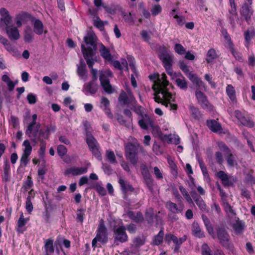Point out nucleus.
Wrapping results in <instances>:
<instances>
[{
  "label": "nucleus",
  "instance_id": "f257e3e1",
  "mask_svg": "<svg viewBox=\"0 0 255 255\" xmlns=\"http://www.w3.org/2000/svg\"><path fill=\"white\" fill-rule=\"evenodd\" d=\"M85 45L82 46L83 57L88 67H92L97 61L94 56L97 49L98 38L92 30H89L84 37Z\"/></svg>",
  "mask_w": 255,
  "mask_h": 255
},
{
  "label": "nucleus",
  "instance_id": "f03ea898",
  "mask_svg": "<svg viewBox=\"0 0 255 255\" xmlns=\"http://www.w3.org/2000/svg\"><path fill=\"white\" fill-rule=\"evenodd\" d=\"M158 57L162 61L166 72L170 75H172V65L174 56L170 53L164 46H161L158 50Z\"/></svg>",
  "mask_w": 255,
  "mask_h": 255
},
{
  "label": "nucleus",
  "instance_id": "7ed1b4c3",
  "mask_svg": "<svg viewBox=\"0 0 255 255\" xmlns=\"http://www.w3.org/2000/svg\"><path fill=\"white\" fill-rule=\"evenodd\" d=\"M139 150L142 151L143 147L137 142L134 143H128L125 146L126 157L133 165H135L138 162L137 155Z\"/></svg>",
  "mask_w": 255,
  "mask_h": 255
},
{
  "label": "nucleus",
  "instance_id": "20e7f679",
  "mask_svg": "<svg viewBox=\"0 0 255 255\" xmlns=\"http://www.w3.org/2000/svg\"><path fill=\"white\" fill-rule=\"evenodd\" d=\"M108 241L107 230L104 225V220L102 219L98 225L96 237L92 241V245L93 247L95 248L98 242L102 244H106L108 242Z\"/></svg>",
  "mask_w": 255,
  "mask_h": 255
},
{
  "label": "nucleus",
  "instance_id": "39448f33",
  "mask_svg": "<svg viewBox=\"0 0 255 255\" xmlns=\"http://www.w3.org/2000/svg\"><path fill=\"white\" fill-rule=\"evenodd\" d=\"M217 237L220 244L223 247L230 251L233 250L234 246L230 241V235L225 229L220 228L217 230Z\"/></svg>",
  "mask_w": 255,
  "mask_h": 255
},
{
  "label": "nucleus",
  "instance_id": "423d86ee",
  "mask_svg": "<svg viewBox=\"0 0 255 255\" xmlns=\"http://www.w3.org/2000/svg\"><path fill=\"white\" fill-rule=\"evenodd\" d=\"M86 141L89 146L90 150L93 154L100 159H102L101 153L100 151V145L97 140L92 134H87L86 136Z\"/></svg>",
  "mask_w": 255,
  "mask_h": 255
},
{
  "label": "nucleus",
  "instance_id": "0eeeda50",
  "mask_svg": "<svg viewBox=\"0 0 255 255\" xmlns=\"http://www.w3.org/2000/svg\"><path fill=\"white\" fill-rule=\"evenodd\" d=\"M112 76L113 73L110 70L100 72V80L101 84L105 91L108 94H111L113 92V89L108 79V77Z\"/></svg>",
  "mask_w": 255,
  "mask_h": 255
},
{
  "label": "nucleus",
  "instance_id": "6e6552de",
  "mask_svg": "<svg viewBox=\"0 0 255 255\" xmlns=\"http://www.w3.org/2000/svg\"><path fill=\"white\" fill-rule=\"evenodd\" d=\"M138 123L141 128L144 129H147L148 126L152 127L153 131H156L158 135H160L161 132L159 128L158 127H153L152 119L148 115L145 114L141 116Z\"/></svg>",
  "mask_w": 255,
  "mask_h": 255
},
{
  "label": "nucleus",
  "instance_id": "1a4fd4ad",
  "mask_svg": "<svg viewBox=\"0 0 255 255\" xmlns=\"http://www.w3.org/2000/svg\"><path fill=\"white\" fill-rule=\"evenodd\" d=\"M126 228L122 223L120 225L114 227L115 241L124 243L128 241V237L126 232Z\"/></svg>",
  "mask_w": 255,
  "mask_h": 255
},
{
  "label": "nucleus",
  "instance_id": "9d476101",
  "mask_svg": "<svg viewBox=\"0 0 255 255\" xmlns=\"http://www.w3.org/2000/svg\"><path fill=\"white\" fill-rule=\"evenodd\" d=\"M154 99L156 102L161 103L166 107H169L170 110H176L177 108V105L176 104H172L171 103V101H174L173 100H172V95H171V97L168 99L163 98L162 95L159 92L158 87V91L157 93H155Z\"/></svg>",
  "mask_w": 255,
  "mask_h": 255
},
{
  "label": "nucleus",
  "instance_id": "9b49d317",
  "mask_svg": "<svg viewBox=\"0 0 255 255\" xmlns=\"http://www.w3.org/2000/svg\"><path fill=\"white\" fill-rule=\"evenodd\" d=\"M159 83L158 87L160 93L162 95L163 97L168 99L171 97V94L168 92L166 87L168 85V81L167 80V77L165 73H162L158 79Z\"/></svg>",
  "mask_w": 255,
  "mask_h": 255
},
{
  "label": "nucleus",
  "instance_id": "f8f14e48",
  "mask_svg": "<svg viewBox=\"0 0 255 255\" xmlns=\"http://www.w3.org/2000/svg\"><path fill=\"white\" fill-rule=\"evenodd\" d=\"M195 96L198 103L202 108L208 110L212 109V105L209 103L207 97L205 94L200 91H196Z\"/></svg>",
  "mask_w": 255,
  "mask_h": 255
},
{
  "label": "nucleus",
  "instance_id": "ddd939ff",
  "mask_svg": "<svg viewBox=\"0 0 255 255\" xmlns=\"http://www.w3.org/2000/svg\"><path fill=\"white\" fill-rule=\"evenodd\" d=\"M0 28H3L5 26H9V24L11 22L12 17L10 15L9 11L4 7L0 8Z\"/></svg>",
  "mask_w": 255,
  "mask_h": 255
},
{
  "label": "nucleus",
  "instance_id": "4468645a",
  "mask_svg": "<svg viewBox=\"0 0 255 255\" xmlns=\"http://www.w3.org/2000/svg\"><path fill=\"white\" fill-rule=\"evenodd\" d=\"M252 4H248L247 2H245L241 8L240 14L248 22L251 20V16L253 14V10L252 8Z\"/></svg>",
  "mask_w": 255,
  "mask_h": 255
},
{
  "label": "nucleus",
  "instance_id": "2eb2a0df",
  "mask_svg": "<svg viewBox=\"0 0 255 255\" xmlns=\"http://www.w3.org/2000/svg\"><path fill=\"white\" fill-rule=\"evenodd\" d=\"M188 78L193 84L196 85L197 87L196 91L203 90L205 91H207V86L201 79L198 77L196 75L194 74H189L188 75Z\"/></svg>",
  "mask_w": 255,
  "mask_h": 255
},
{
  "label": "nucleus",
  "instance_id": "dca6fc26",
  "mask_svg": "<svg viewBox=\"0 0 255 255\" xmlns=\"http://www.w3.org/2000/svg\"><path fill=\"white\" fill-rule=\"evenodd\" d=\"M30 20L33 24V31L38 35H41L44 32V25L42 22L34 17H31Z\"/></svg>",
  "mask_w": 255,
  "mask_h": 255
},
{
  "label": "nucleus",
  "instance_id": "f3484780",
  "mask_svg": "<svg viewBox=\"0 0 255 255\" xmlns=\"http://www.w3.org/2000/svg\"><path fill=\"white\" fill-rule=\"evenodd\" d=\"M5 30L8 38L11 40H17L20 38L19 30L16 27L5 26Z\"/></svg>",
  "mask_w": 255,
  "mask_h": 255
},
{
  "label": "nucleus",
  "instance_id": "a211bd4d",
  "mask_svg": "<svg viewBox=\"0 0 255 255\" xmlns=\"http://www.w3.org/2000/svg\"><path fill=\"white\" fill-rule=\"evenodd\" d=\"M217 177L221 180L223 185L225 186H232L235 181L232 177L229 176L223 171L218 172L217 173Z\"/></svg>",
  "mask_w": 255,
  "mask_h": 255
},
{
  "label": "nucleus",
  "instance_id": "6ab92c4d",
  "mask_svg": "<svg viewBox=\"0 0 255 255\" xmlns=\"http://www.w3.org/2000/svg\"><path fill=\"white\" fill-rule=\"evenodd\" d=\"M235 115L236 118L238 119L239 121H240L241 124H242L243 125L250 128L254 127V123L250 119H247L246 117H245L240 111H235Z\"/></svg>",
  "mask_w": 255,
  "mask_h": 255
},
{
  "label": "nucleus",
  "instance_id": "aec40b11",
  "mask_svg": "<svg viewBox=\"0 0 255 255\" xmlns=\"http://www.w3.org/2000/svg\"><path fill=\"white\" fill-rule=\"evenodd\" d=\"M44 248L45 255H50L54 252V240L52 238H49L44 242Z\"/></svg>",
  "mask_w": 255,
  "mask_h": 255
},
{
  "label": "nucleus",
  "instance_id": "412c9836",
  "mask_svg": "<svg viewBox=\"0 0 255 255\" xmlns=\"http://www.w3.org/2000/svg\"><path fill=\"white\" fill-rule=\"evenodd\" d=\"M233 228L237 234H242L245 230V223L244 222L240 220L239 218H237L233 224Z\"/></svg>",
  "mask_w": 255,
  "mask_h": 255
},
{
  "label": "nucleus",
  "instance_id": "4be33fe9",
  "mask_svg": "<svg viewBox=\"0 0 255 255\" xmlns=\"http://www.w3.org/2000/svg\"><path fill=\"white\" fill-rule=\"evenodd\" d=\"M119 183L121 186V189L125 194L128 192H132L134 191V188L129 182L125 181L122 178H120Z\"/></svg>",
  "mask_w": 255,
  "mask_h": 255
},
{
  "label": "nucleus",
  "instance_id": "5701e85b",
  "mask_svg": "<svg viewBox=\"0 0 255 255\" xmlns=\"http://www.w3.org/2000/svg\"><path fill=\"white\" fill-rule=\"evenodd\" d=\"M29 218H24L23 214L22 212L20 213V217L16 223V231L18 233L22 234L24 231L21 230L22 227H23L27 223V221H29Z\"/></svg>",
  "mask_w": 255,
  "mask_h": 255
},
{
  "label": "nucleus",
  "instance_id": "b1692460",
  "mask_svg": "<svg viewBox=\"0 0 255 255\" xmlns=\"http://www.w3.org/2000/svg\"><path fill=\"white\" fill-rule=\"evenodd\" d=\"M128 217L134 222L139 223H141L143 220V217L140 212H134L133 211H128L127 213Z\"/></svg>",
  "mask_w": 255,
  "mask_h": 255
},
{
  "label": "nucleus",
  "instance_id": "393cba45",
  "mask_svg": "<svg viewBox=\"0 0 255 255\" xmlns=\"http://www.w3.org/2000/svg\"><path fill=\"white\" fill-rule=\"evenodd\" d=\"M33 32L30 27H26L24 31L23 35L24 40L25 42L30 43L33 41L34 36Z\"/></svg>",
  "mask_w": 255,
  "mask_h": 255
},
{
  "label": "nucleus",
  "instance_id": "a878e982",
  "mask_svg": "<svg viewBox=\"0 0 255 255\" xmlns=\"http://www.w3.org/2000/svg\"><path fill=\"white\" fill-rule=\"evenodd\" d=\"M45 135L46 130H44L43 129H41L38 131L37 135L34 136V133H32L31 135L33 137L31 139V141L34 143H37L38 142L41 143V140L45 139Z\"/></svg>",
  "mask_w": 255,
  "mask_h": 255
},
{
  "label": "nucleus",
  "instance_id": "bb28decb",
  "mask_svg": "<svg viewBox=\"0 0 255 255\" xmlns=\"http://www.w3.org/2000/svg\"><path fill=\"white\" fill-rule=\"evenodd\" d=\"M99 51L102 57L105 60L108 61H111L112 60V57L110 51L103 44H101Z\"/></svg>",
  "mask_w": 255,
  "mask_h": 255
},
{
  "label": "nucleus",
  "instance_id": "cd10ccee",
  "mask_svg": "<svg viewBox=\"0 0 255 255\" xmlns=\"http://www.w3.org/2000/svg\"><path fill=\"white\" fill-rule=\"evenodd\" d=\"M207 125L208 128L213 132L220 131L222 129L221 125L214 120L207 121Z\"/></svg>",
  "mask_w": 255,
  "mask_h": 255
},
{
  "label": "nucleus",
  "instance_id": "c85d7f7f",
  "mask_svg": "<svg viewBox=\"0 0 255 255\" xmlns=\"http://www.w3.org/2000/svg\"><path fill=\"white\" fill-rule=\"evenodd\" d=\"M192 231L193 235L198 238L204 237V232L201 230L199 225L197 222H194L192 226Z\"/></svg>",
  "mask_w": 255,
  "mask_h": 255
},
{
  "label": "nucleus",
  "instance_id": "c756f323",
  "mask_svg": "<svg viewBox=\"0 0 255 255\" xmlns=\"http://www.w3.org/2000/svg\"><path fill=\"white\" fill-rule=\"evenodd\" d=\"M226 93L233 103L237 102L235 90L232 85H228L227 86Z\"/></svg>",
  "mask_w": 255,
  "mask_h": 255
},
{
  "label": "nucleus",
  "instance_id": "7c9ffc66",
  "mask_svg": "<svg viewBox=\"0 0 255 255\" xmlns=\"http://www.w3.org/2000/svg\"><path fill=\"white\" fill-rule=\"evenodd\" d=\"M31 17V15L27 12H22L16 14L15 16V20L17 27H20L22 26V21L23 20L25 17H28L30 19Z\"/></svg>",
  "mask_w": 255,
  "mask_h": 255
},
{
  "label": "nucleus",
  "instance_id": "2f4dec72",
  "mask_svg": "<svg viewBox=\"0 0 255 255\" xmlns=\"http://www.w3.org/2000/svg\"><path fill=\"white\" fill-rule=\"evenodd\" d=\"M166 207L173 214L180 213L182 210L179 208L175 203L171 201H168L166 203Z\"/></svg>",
  "mask_w": 255,
  "mask_h": 255
},
{
  "label": "nucleus",
  "instance_id": "473e14b6",
  "mask_svg": "<svg viewBox=\"0 0 255 255\" xmlns=\"http://www.w3.org/2000/svg\"><path fill=\"white\" fill-rule=\"evenodd\" d=\"M179 189L181 193L187 202L189 204H193V199L187 190L182 186H179Z\"/></svg>",
  "mask_w": 255,
  "mask_h": 255
},
{
  "label": "nucleus",
  "instance_id": "72a5a7b5",
  "mask_svg": "<svg viewBox=\"0 0 255 255\" xmlns=\"http://www.w3.org/2000/svg\"><path fill=\"white\" fill-rule=\"evenodd\" d=\"M218 58L216 51L214 48L210 49L207 53L206 61L208 63L212 62L214 59Z\"/></svg>",
  "mask_w": 255,
  "mask_h": 255
},
{
  "label": "nucleus",
  "instance_id": "f704fd0d",
  "mask_svg": "<svg viewBox=\"0 0 255 255\" xmlns=\"http://www.w3.org/2000/svg\"><path fill=\"white\" fill-rule=\"evenodd\" d=\"M225 156L229 166L234 167L235 165H237L235 157L231 151L225 154Z\"/></svg>",
  "mask_w": 255,
  "mask_h": 255
},
{
  "label": "nucleus",
  "instance_id": "c9c22d12",
  "mask_svg": "<svg viewBox=\"0 0 255 255\" xmlns=\"http://www.w3.org/2000/svg\"><path fill=\"white\" fill-rule=\"evenodd\" d=\"M46 143L44 140H41V143H40V148L38 151L40 158L42 159L44 163H45L44 160L45 149H46Z\"/></svg>",
  "mask_w": 255,
  "mask_h": 255
},
{
  "label": "nucleus",
  "instance_id": "e433bc0d",
  "mask_svg": "<svg viewBox=\"0 0 255 255\" xmlns=\"http://www.w3.org/2000/svg\"><path fill=\"white\" fill-rule=\"evenodd\" d=\"M186 240V237L184 236L182 238H178L175 236L173 243L175 245L174 251L176 252L178 251L180 248V246Z\"/></svg>",
  "mask_w": 255,
  "mask_h": 255
},
{
  "label": "nucleus",
  "instance_id": "4c0bfd02",
  "mask_svg": "<svg viewBox=\"0 0 255 255\" xmlns=\"http://www.w3.org/2000/svg\"><path fill=\"white\" fill-rule=\"evenodd\" d=\"M194 201L201 210L205 212L208 211L206 204L200 196L197 197V198H195Z\"/></svg>",
  "mask_w": 255,
  "mask_h": 255
},
{
  "label": "nucleus",
  "instance_id": "58836bf2",
  "mask_svg": "<svg viewBox=\"0 0 255 255\" xmlns=\"http://www.w3.org/2000/svg\"><path fill=\"white\" fill-rule=\"evenodd\" d=\"M64 174L65 176H69L70 175H80V168L79 167H70L67 168Z\"/></svg>",
  "mask_w": 255,
  "mask_h": 255
},
{
  "label": "nucleus",
  "instance_id": "ea45409f",
  "mask_svg": "<svg viewBox=\"0 0 255 255\" xmlns=\"http://www.w3.org/2000/svg\"><path fill=\"white\" fill-rule=\"evenodd\" d=\"M164 137L168 139V142L178 144L180 143V138L177 135L171 134L165 135Z\"/></svg>",
  "mask_w": 255,
  "mask_h": 255
},
{
  "label": "nucleus",
  "instance_id": "a19ab883",
  "mask_svg": "<svg viewBox=\"0 0 255 255\" xmlns=\"http://www.w3.org/2000/svg\"><path fill=\"white\" fill-rule=\"evenodd\" d=\"M30 154L23 153L20 160V165L17 170L20 168L25 167L29 162V159L28 158Z\"/></svg>",
  "mask_w": 255,
  "mask_h": 255
},
{
  "label": "nucleus",
  "instance_id": "79ce46f5",
  "mask_svg": "<svg viewBox=\"0 0 255 255\" xmlns=\"http://www.w3.org/2000/svg\"><path fill=\"white\" fill-rule=\"evenodd\" d=\"M231 9L229 10V12L231 15L229 16V18L231 21V23L233 25H235V21H234V16H236L237 15V6L236 4L230 5Z\"/></svg>",
  "mask_w": 255,
  "mask_h": 255
},
{
  "label": "nucleus",
  "instance_id": "37998d69",
  "mask_svg": "<svg viewBox=\"0 0 255 255\" xmlns=\"http://www.w3.org/2000/svg\"><path fill=\"white\" fill-rule=\"evenodd\" d=\"M163 230H161L159 232L158 234L154 237L153 244L156 246L160 244L163 241Z\"/></svg>",
  "mask_w": 255,
  "mask_h": 255
},
{
  "label": "nucleus",
  "instance_id": "c03bdc74",
  "mask_svg": "<svg viewBox=\"0 0 255 255\" xmlns=\"http://www.w3.org/2000/svg\"><path fill=\"white\" fill-rule=\"evenodd\" d=\"M167 161L171 170V173L175 176L177 175V167L170 156L167 157Z\"/></svg>",
  "mask_w": 255,
  "mask_h": 255
},
{
  "label": "nucleus",
  "instance_id": "a18cd8bd",
  "mask_svg": "<svg viewBox=\"0 0 255 255\" xmlns=\"http://www.w3.org/2000/svg\"><path fill=\"white\" fill-rule=\"evenodd\" d=\"M119 101L122 105L129 106V102H128V97L126 92L123 91L119 97Z\"/></svg>",
  "mask_w": 255,
  "mask_h": 255
},
{
  "label": "nucleus",
  "instance_id": "49530a36",
  "mask_svg": "<svg viewBox=\"0 0 255 255\" xmlns=\"http://www.w3.org/2000/svg\"><path fill=\"white\" fill-rule=\"evenodd\" d=\"M175 82L176 85L181 89L182 90H186L187 89V83L185 79V78H183L182 79L177 78L175 80Z\"/></svg>",
  "mask_w": 255,
  "mask_h": 255
},
{
  "label": "nucleus",
  "instance_id": "de8ad7c7",
  "mask_svg": "<svg viewBox=\"0 0 255 255\" xmlns=\"http://www.w3.org/2000/svg\"><path fill=\"white\" fill-rule=\"evenodd\" d=\"M145 238L143 236H138L133 240V245L135 247H139L144 244Z\"/></svg>",
  "mask_w": 255,
  "mask_h": 255
},
{
  "label": "nucleus",
  "instance_id": "09e8293b",
  "mask_svg": "<svg viewBox=\"0 0 255 255\" xmlns=\"http://www.w3.org/2000/svg\"><path fill=\"white\" fill-rule=\"evenodd\" d=\"M94 25L99 29L101 31L104 29V23L102 21L99 17L97 16L93 21Z\"/></svg>",
  "mask_w": 255,
  "mask_h": 255
},
{
  "label": "nucleus",
  "instance_id": "8fccbe9b",
  "mask_svg": "<svg viewBox=\"0 0 255 255\" xmlns=\"http://www.w3.org/2000/svg\"><path fill=\"white\" fill-rule=\"evenodd\" d=\"M36 124V120H32V122H30L27 126V128L25 131V134L27 135L29 137H31V134H32V131H33L34 127Z\"/></svg>",
  "mask_w": 255,
  "mask_h": 255
},
{
  "label": "nucleus",
  "instance_id": "3c124183",
  "mask_svg": "<svg viewBox=\"0 0 255 255\" xmlns=\"http://www.w3.org/2000/svg\"><path fill=\"white\" fill-rule=\"evenodd\" d=\"M190 111L191 115L195 119L198 120L201 118V114L198 109L193 106H190Z\"/></svg>",
  "mask_w": 255,
  "mask_h": 255
},
{
  "label": "nucleus",
  "instance_id": "603ef678",
  "mask_svg": "<svg viewBox=\"0 0 255 255\" xmlns=\"http://www.w3.org/2000/svg\"><path fill=\"white\" fill-rule=\"evenodd\" d=\"M23 145L24 146L23 150L24 153L31 154L32 147L28 139L25 140L23 142Z\"/></svg>",
  "mask_w": 255,
  "mask_h": 255
},
{
  "label": "nucleus",
  "instance_id": "864d4df0",
  "mask_svg": "<svg viewBox=\"0 0 255 255\" xmlns=\"http://www.w3.org/2000/svg\"><path fill=\"white\" fill-rule=\"evenodd\" d=\"M86 90L91 94L95 93L98 90V85L94 82L88 84L85 87Z\"/></svg>",
  "mask_w": 255,
  "mask_h": 255
},
{
  "label": "nucleus",
  "instance_id": "5fc2aeb1",
  "mask_svg": "<svg viewBox=\"0 0 255 255\" xmlns=\"http://www.w3.org/2000/svg\"><path fill=\"white\" fill-rule=\"evenodd\" d=\"M197 161L199 163L200 167L202 171L203 174L204 176H206L208 175V170L207 169L205 165V164L203 161V160L200 158L199 156H197Z\"/></svg>",
  "mask_w": 255,
  "mask_h": 255
},
{
  "label": "nucleus",
  "instance_id": "6e6d98bb",
  "mask_svg": "<svg viewBox=\"0 0 255 255\" xmlns=\"http://www.w3.org/2000/svg\"><path fill=\"white\" fill-rule=\"evenodd\" d=\"M226 41V46L228 48L232 54L234 55V56H236L235 53H237L236 52V50H235L234 48V45L232 41L231 37L228 38V39H226L225 40Z\"/></svg>",
  "mask_w": 255,
  "mask_h": 255
},
{
  "label": "nucleus",
  "instance_id": "4d7b16f0",
  "mask_svg": "<svg viewBox=\"0 0 255 255\" xmlns=\"http://www.w3.org/2000/svg\"><path fill=\"white\" fill-rule=\"evenodd\" d=\"M106 157L107 159L111 163L114 164L117 163L116 159V156L115 153L112 151L107 150L106 151Z\"/></svg>",
  "mask_w": 255,
  "mask_h": 255
},
{
  "label": "nucleus",
  "instance_id": "13d9d810",
  "mask_svg": "<svg viewBox=\"0 0 255 255\" xmlns=\"http://www.w3.org/2000/svg\"><path fill=\"white\" fill-rule=\"evenodd\" d=\"M202 255H213L211 254V250L208 245L204 243L201 246Z\"/></svg>",
  "mask_w": 255,
  "mask_h": 255
},
{
  "label": "nucleus",
  "instance_id": "bf43d9fd",
  "mask_svg": "<svg viewBox=\"0 0 255 255\" xmlns=\"http://www.w3.org/2000/svg\"><path fill=\"white\" fill-rule=\"evenodd\" d=\"M179 67L182 71L185 73L188 78L189 74H193L191 72H190L188 66L183 61L179 62Z\"/></svg>",
  "mask_w": 255,
  "mask_h": 255
},
{
  "label": "nucleus",
  "instance_id": "052dcab7",
  "mask_svg": "<svg viewBox=\"0 0 255 255\" xmlns=\"http://www.w3.org/2000/svg\"><path fill=\"white\" fill-rule=\"evenodd\" d=\"M57 153L60 157L65 155L67 152V149L66 147L63 145H59L57 146Z\"/></svg>",
  "mask_w": 255,
  "mask_h": 255
},
{
  "label": "nucleus",
  "instance_id": "680f3d73",
  "mask_svg": "<svg viewBox=\"0 0 255 255\" xmlns=\"http://www.w3.org/2000/svg\"><path fill=\"white\" fill-rule=\"evenodd\" d=\"M175 51L180 55H183L185 53L186 50L184 47L180 44H176L174 48Z\"/></svg>",
  "mask_w": 255,
  "mask_h": 255
},
{
  "label": "nucleus",
  "instance_id": "e2e57ef3",
  "mask_svg": "<svg viewBox=\"0 0 255 255\" xmlns=\"http://www.w3.org/2000/svg\"><path fill=\"white\" fill-rule=\"evenodd\" d=\"M84 128L86 133V136H87V134H92V127L88 121H84L83 122Z\"/></svg>",
  "mask_w": 255,
  "mask_h": 255
},
{
  "label": "nucleus",
  "instance_id": "0e129e2a",
  "mask_svg": "<svg viewBox=\"0 0 255 255\" xmlns=\"http://www.w3.org/2000/svg\"><path fill=\"white\" fill-rule=\"evenodd\" d=\"M162 8L159 4L153 5L151 9V12L153 16H155L161 12Z\"/></svg>",
  "mask_w": 255,
  "mask_h": 255
},
{
  "label": "nucleus",
  "instance_id": "69168bd1",
  "mask_svg": "<svg viewBox=\"0 0 255 255\" xmlns=\"http://www.w3.org/2000/svg\"><path fill=\"white\" fill-rule=\"evenodd\" d=\"M140 169L141 174L143 177H147V176L150 175L146 166L145 164H142L140 165Z\"/></svg>",
  "mask_w": 255,
  "mask_h": 255
},
{
  "label": "nucleus",
  "instance_id": "338daca9",
  "mask_svg": "<svg viewBox=\"0 0 255 255\" xmlns=\"http://www.w3.org/2000/svg\"><path fill=\"white\" fill-rule=\"evenodd\" d=\"M223 206L224 207L225 210L227 213H230L232 214H235L234 213L232 207L230 206V205L227 202L224 201L223 202Z\"/></svg>",
  "mask_w": 255,
  "mask_h": 255
},
{
  "label": "nucleus",
  "instance_id": "774afa93",
  "mask_svg": "<svg viewBox=\"0 0 255 255\" xmlns=\"http://www.w3.org/2000/svg\"><path fill=\"white\" fill-rule=\"evenodd\" d=\"M131 108L133 110V111L135 113H136L137 115H138L140 117L144 115L143 111L141 106H135V105H134V106H132V107Z\"/></svg>",
  "mask_w": 255,
  "mask_h": 255
}]
</instances>
